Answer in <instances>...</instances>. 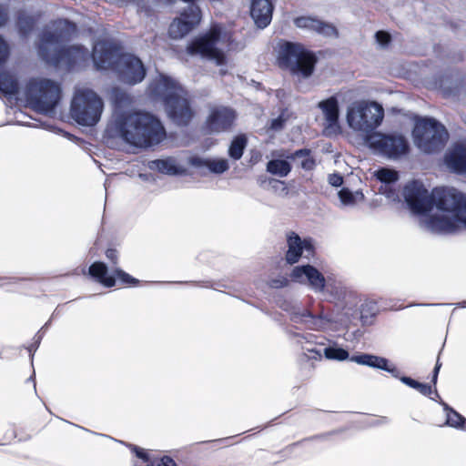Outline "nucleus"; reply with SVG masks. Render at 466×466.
I'll use <instances>...</instances> for the list:
<instances>
[{"mask_svg": "<svg viewBox=\"0 0 466 466\" xmlns=\"http://www.w3.org/2000/svg\"><path fill=\"white\" fill-rule=\"evenodd\" d=\"M7 21V14L3 5H0V27ZM9 56V47L4 38L0 35V66L5 63Z\"/></svg>", "mask_w": 466, "mask_h": 466, "instance_id": "nucleus-33", "label": "nucleus"}, {"mask_svg": "<svg viewBox=\"0 0 466 466\" xmlns=\"http://www.w3.org/2000/svg\"><path fill=\"white\" fill-rule=\"evenodd\" d=\"M152 93L163 100L166 111L172 121L181 127L187 126L194 116L187 93L173 78L160 75L151 85Z\"/></svg>", "mask_w": 466, "mask_h": 466, "instance_id": "nucleus-4", "label": "nucleus"}, {"mask_svg": "<svg viewBox=\"0 0 466 466\" xmlns=\"http://www.w3.org/2000/svg\"><path fill=\"white\" fill-rule=\"evenodd\" d=\"M109 130L126 143L137 147L157 145L166 137L160 120L154 115L143 111L117 114Z\"/></svg>", "mask_w": 466, "mask_h": 466, "instance_id": "nucleus-3", "label": "nucleus"}, {"mask_svg": "<svg viewBox=\"0 0 466 466\" xmlns=\"http://www.w3.org/2000/svg\"><path fill=\"white\" fill-rule=\"evenodd\" d=\"M444 163L451 172L466 174V146L456 144L449 148L444 156Z\"/></svg>", "mask_w": 466, "mask_h": 466, "instance_id": "nucleus-21", "label": "nucleus"}, {"mask_svg": "<svg viewBox=\"0 0 466 466\" xmlns=\"http://www.w3.org/2000/svg\"><path fill=\"white\" fill-rule=\"evenodd\" d=\"M376 42L382 47L386 46L390 41V35L385 31H378L375 34Z\"/></svg>", "mask_w": 466, "mask_h": 466, "instance_id": "nucleus-39", "label": "nucleus"}, {"mask_svg": "<svg viewBox=\"0 0 466 466\" xmlns=\"http://www.w3.org/2000/svg\"><path fill=\"white\" fill-rule=\"evenodd\" d=\"M284 126V119L281 116L274 118L270 122L269 128L273 131L281 130Z\"/></svg>", "mask_w": 466, "mask_h": 466, "instance_id": "nucleus-43", "label": "nucleus"}, {"mask_svg": "<svg viewBox=\"0 0 466 466\" xmlns=\"http://www.w3.org/2000/svg\"><path fill=\"white\" fill-rule=\"evenodd\" d=\"M161 466H176L175 461L169 456H163L159 459Z\"/></svg>", "mask_w": 466, "mask_h": 466, "instance_id": "nucleus-47", "label": "nucleus"}, {"mask_svg": "<svg viewBox=\"0 0 466 466\" xmlns=\"http://www.w3.org/2000/svg\"><path fill=\"white\" fill-rule=\"evenodd\" d=\"M329 183L333 187H340L343 183V177L339 174H331L329 176Z\"/></svg>", "mask_w": 466, "mask_h": 466, "instance_id": "nucleus-44", "label": "nucleus"}, {"mask_svg": "<svg viewBox=\"0 0 466 466\" xmlns=\"http://www.w3.org/2000/svg\"><path fill=\"white\" fill-rule=\"evenodd\" d=\"M339 198L341 203L344 205H352L355 202V197L353 193L345 187L339 192Z\"/></svg>", "mask_w": 466, "mask_h": 466, "instance_id": "nucleus-37", "label": "nucleus"}, {"mask_svg": "<svg viewBox=\"0 0 466 466\" xmlns=\"http://www.w3.org/2000/svg\"><path fill=\"white\" fill-rule=\"evenodd\" d=\"M147 466H161V463L159 461V459L157 460H149L147 463Z\"/></svg>", "mask_w": 466, "mask_h": 466, "instance_id": "nucleus-48", "label": "nucleus"}, {"mask_svg": "<svg viewBox=\"0 0 466 466\" xmlns=\"http://www.w3.org/2000/svg\"><path fill=\"white\" fill-rule=\"evenodd\" d=\"M350 360L359 365L387 371L390 373L392 377L399 378V370L396 366L390 364L389 360L384 357L370 353H360L351 356Z\"/></svg>", "mask_w": 466, "mask_h": 466, "instance_id": "nucleus-20", "label": "nucleus"}, {"mask_svg": "<svg viewBox=\"0 0 466 466\" xmlns=\"http://www.w3.org/2000/svg\"><path fill=\"white\" fill-rule=\"evenodd\" d=\"M106 257L112 261V263L116 264L117 262V251L114 248H108L106 251Z\"/></svg>", "mask_w": 466, "mask_h": 466, "instance_id": "nucleus-46", "label": "nucleus"}, {"mask_svg": "<svg viewBox=\"0 0 466 466\" xmlns=\"http://www.w3.org/2000/svg\"><path fill=\"white\" fill-rule=\"evenodd\" d=\"M316 336L311 333H293L292 339L294 342L300 346L301 350L304 351V356L309 360H319L322 358V354L319 350H317L315 345Z\"/></svg>", "mask_w": 466, "mask_h": 466, "instance_id": "nucleus-26", "label": "nucleus"}, {"mask_svg": "<svg viewBox=\"0 0 466 466\" xmlns=\"http://www.w3.org/2000/svg\"><path fill=\"white\" fill-rule=\"evenodd\" d=\"M326 289L334 299L342 300L346 296V289L340 285H331L326 283Z\"/></svg>", "mask_w": 466, "mask_h": 466, "instance_id": "nucleus-36", "label": "nucleus"}, {"mask_svg": "<svg viewBox=\"0 0 466 466\" xmlns=\"http://www.w3.org/2000/svg\"><path fill=\"white\" fill-rule=\"evenodd\" d=\"M35 21L32 17L20 15L17 21V27L22 36H26L34 28Z\"/></svg>", "mask_w": 466, "mask_h": 466, "instance_id": "nucleus-34", "label": "nucleus"}, {"mask_svg": "<svg viewBox=\"0 0 466 466\" xmlns=\"http://www.w3.org/2000/svg\"><path fill=\"white\" fill-rule=\"evenodd\" d=\"M403 197L414 214L430 212L434 206L443 214L431 216L421 222L434 234H451L466 228V195L454 187L435 188L430 194L424 185L413 180L403 189Z\"/></svg>", "mask_w": 466, "mask_h": 466, "instance_id": "nucleus-1", "label": "nucleus"}, {"mask_svg": "<svg viewBox=\"0 0 466 466\" xmlns=\"http://www.w3.org/2000/svg\"><path fill=\"white\" fill-rule=\"evenodd\" d=\"M273 5L269 0H252L250 15L258 27H267L272 19Z\"/></svg>", "mask_w": 466, "mask_h": 466, "instance_id": "nucleus-22", "label": "nucleus"}, {"mask_svg": "<svg viewBox=\"0 0 466 466\" xmlns=\"http://www.w3.org/2000/svg\"><path fill=\"white\" fill-rule=\"evenodd\" d=\"M268 285L272 289L285 288L289 285V279L285 277L279 276V277L271 279L268 281Z\"/></svg>", "mask_w": 466, "mask_h": 466, "instance_id": "nucleus-38", "label": "nucleus"}, {"mask_svg": "<svg viewBox=\"0 0 466 466\" xmlns=\"http://www.w3.org/2000/svg\"><path fill=\"white\" fill-rule=\"evenodd\" d=\"M437 380H438V375L436 374H432V377H431V382L436 385L437 383Z\"/></svg>", "mask_w": 466, "mask_h": 466, "instance_id": "nucleus-51", "label": "nucleus"}, {"mask_svg": "<svg viewBox=\"0 0 466 466\" xmlns=\"http://www.w3.org/2000/svg\"><path fill=\"white\" fill-rule=\"evenodd\" d=\"M148 167L152 170H157L162 174L177 176L186 173V168L177 163L176 158L167 157L149 162Z\"/></svg>", "mask_w": 466, "mask_h": 466, "instance_id": "nucleus-27", "label": "nucleus"}, {"mask_svg": "<svg viewBox=\"0 0 466 466\" xmlns=\"http://www.w3.org/2000/svg\"><path fill=\"white\" fill-rule=\"evenodd\" d=\"M188 163L195 167H208V159H205L199 157H190Z\"/></svg>", "mask_w": 466, "mask_h": 466, "instance_id": "nucleus-40", "label": "nucleus"}, {"mask_svg": "<svg viewBox=\"0 0 466 466\" xmlns=\"http://www.w3.org/2000/svg\"><path fill=\"white\" fill-rule=\"evenodd\" d=\"M441 405L446 411V422L445 424L456 428V429H463L466 431V419L457 412L455 410L451 408L447 403L441 401Z\"/></svg>", "mask_w": 466, "mask_h": 466, "instance_id": "nucleus-30", "label": "nucleus"}, {"mask_svg": "<svg viewBox=\"0 0 466 466\" xmlns=\"http://www.w3.org/2000/svg\"><path fill=\"white\" fill-rule=\"evenodd\" d=\"M375 176L382 183L379 189L380 193L392 200L398 198L397 192L390 188V186L399 179L398 172L391 168L381 167L375 172Z\"/></svg>", "mask_w": 466, "mask_h": 466, "instance_id": "nucleus-25", "label": "nucleus"}, {"mask_svg": "<svg viewBox=\"0 0 466 466\" xmlns=\"http://www.w3.org/2000/svg\"><path fill=\"white\" fill-rule=\"evenodd\" d=\"M412 134L415 145L425 153L441 150L449 137L444 126L431 117L419 118Z\"/></svg>", "mask_w": 466, "mask_h": 466, "instance_id": "nucleus-8", "label": "nucleus"}, {"mask_svg": "<svg viewBox=\"0 0 466 466\" xmlns=\"http://www.w3.org/2000/svg\"><path fill=\"white\" fill-rule=\"evenodd\" d=\"M88 274L96 281L107 288L114 287L116 285V279H118V280L123 284L136 285L138 283V279H135L121 268H116L113 270V274H108L107 266L101 261H96L91 264L88 268Z\"/></svg>", "mask_w": 466, "mask_h": 466, "instance_id": "nucleus-13", "label": "nucleus"}, {"mask_svg": "<svg viewBox=\"0 0 466 466\" xmlns=\"http://www.w3.org/2000/svg\"><path fill=\"white\" fill-rule=\"evenodd\" d=\"M289 276L292 281L308 286L315 293H323L326 289L324 275L312 265L296 266Z\"/></svg>", "mask_w": 466, "mask_h": 466, "instance_id": "nucleus-14", "label": "nucleus"}, {"mask_svg": "<svg viewBox=\"0 0 466 466\" xmlns=\"http://www.w3.org/2000/svg\"><path fill=\"white\" fill-rule=\"evenodd\" d=\"M131 450L136 453V455L143 460L145 462L147 463V461L150 460L149 455L141 448L136 446V445H130Z\"/></svg>", "mask_w": 466, "mask_h": 466, "instance_id": "nucleus-42", "label": "nucleus"}, {"mask_svg": "<svg viewBox=\"0 0 466 466\" xmlns=\"http://www.w3.org/2000/svg\"><path fill=\"white\" fill-rule=\"evenodd\" d=\"M456 305H457V307H460V308H466V300L459 302Z\"/></svg>", "mask_w": 466, "mask_h": 466, "instance_id": "nucleus-52", "label": "nucleus"}, {"mask_svg": "<svg viewBox=\"0 0 466 466\" xmlns=\"http://www.w3.org/2000/svg\"><path fill=\"white\" fill-rule=\"evenodd\" d=\"M35 339V344L37 346L40 343L41 336L40 335H36Z\"/></svg>", "mask_w": 466, "mask_h": 466, "instance_id": "nucleus-53", "label": "nucleus"}, {"mask_svg": "<svg viewBox=\"0 0 466 466\" xmlns=\"http://www.w3.org/2000/svg\"><path fill=\"white\" fill-rule=\"evenodd\" d=\"M279 63L299 77H309L317 63L316 56L298 43L285 42L280 46Z\"/></svg>", "mask_w": 466, "mask_h": 466, "instance_id": "nucleus-6", "label": "nucleus"}, {"mask_svg": "<svg viewBox=\"0 0 466 466\" xmlns=\"http://www.w3.org/2000/svg\"><path fill=\"white\" fill-rule=\"evenodd\" d=\"M383 116V107L377 102L357 101L348 106L346 119L353 130L370 133L380 125Z\"/></svg>", "mask_w": 466, "mask_h": 466, "instance_id": "nucleus-10", "label": "nucleus"}, {"mask_svg": "<svg viewBox=\"0 0 466 466\" xmlns=\"http://www.w3.org/2000/svg\"><path fill=\"white\" fill-rule=\"evenodd\" d=\"M403 384L412 388V389H415L417 388V386H419V381L411 379L410 377H408V376H400L399 375V378H398Z\"/></svg>", "mask_w": 466, "mask_h": 466, "instance_id": "nucleus-45", "label": "nucleus"}, {"mask_svg": "<svg viewBox=\"0 0 466 466\" xmlns=\"http://www.w3.org/2000/svg\"><path fill=\"white\" fill-rule=\"evenodd\" d=\"M441 86H442V88H443L444 92L446 93V95H448V96H450V95H455V92H453L452 90H448V89H446V87L444 86V84H443V83H441Z\"/></svg>", "mask_w": 466, "mask_h": 466, "instance_id": "nucleus-50", "label": "nucleus"}, {"mask_svg": "<svg viewBox=\"0 0 466 466\" xmlns=\"http://www.w3.org/2000/svg\"><path fill=\"white\" fill-rule=\"evenodd\" d=\"M122 55L119 54V49L116 44L107 41H98L95 43L91 56L96 69L114 70L118 57Z\"/></svg>", "mask_w": 466, "mask_h": 466, "instance_id": "nucleus-15", "label": "nucleus"}, {"mask_svg": "<svg viewBox=\"0 0 466 466\" xmlns=\"http://www.w3.org/2000/svg\"><path fill=\"white\" fill-rule=\"evenodd\" d=\"M422 306H442L443 304H434V303H431V304H421Z\"/></svg>", "mask_w": 466, "mask_h": 466, "instance_id": "nucleus-54", "label": "nucleus"}, {"mask_svg": "<svg viewBox=\"0 0 466 466\" xmlns=\"http://www.w3.org/2000/svg\"><path fill=\"white\" fill-rule=\"evenodd\" d=\"M236 119V112L228 106H214L206 121V127L211 134L228 130Z\"/></svg>", "mask_w": 466, "mask_h": 466, "instance_id": "nucleus-17", "label": "nucleus"}, {"mask_svg": "<svg viewBox=\"0 0 466 466\" xmlns=\"http://www.w3.org/2000/svg\"><path fill=\"white\" fill-rule=\"evenodd\" d=\"M367 142L372 149L393 159L405 155L409 150L408 141L401 135L375 132L367 137Z\"/></svg>", "mask_w": 466, "mask_h": 466, "instance_id": "nucleus-11", "label": "nucleus"}, {"mask_svg": "<svg viewBox=\"0 0 466 466\" xmlns=\"http://www.w3.org/2000/svg\"><path fill=\"white\" fill-rule=\"evenodd\" d=\"M294 24L299 28L312 30L324 36L336 37L338 35L337 29L333 25L313 17H298L294 20Z\"/></svg>", "mask_w": 466, "mask_h": 466, "instance_id": "nucleus-23", "label": "nucleus"}, {"mask_svg": "<svg viewBox=\"0 0 466 466\" xmlns=\"http://www.w3.org/2000/svg\"><path fill=\"white\" fill-rule=\"evenodd\" d=\"M273 155L297 162L298 165L306 171H311L316 167V160L311 154V150L309 148H300L293 153H288L281 150L279 152H275Z\"/></svg>", "mask_w": 466, "mask_h": 466, "instance_id": "nucleus-24", "label": "nucleus"}, {"mask_svg": "<svg viewBox=\"0 0 466 466\" xmlns=\"http://www.w3.org/2000/svg\"><path fill=\"white\" fill-rule=\"evenodd\" d=\"M104 109L102 98L89 88L76 90L70 106L71 117L79 125L93 127L101 118Z\"/></svg>", "mask_w": 466, "mask_h": 466, "instance_id": "nucleus-5", "label": "nucleus"}, {"mask_svg": "<svg viewBox=\"0 0 466 466\" xmlns=\"http://www.w3.org/2000/svg\"><path fill=\"white\" fill-rule=\"evenodd\" d=\"M286 238L288 250L285 254V259L288 264L293 265L297 263L303 254L305 258L313 256L314 245L312 238H301L299 235L294 231L288 232Z\"/></svg>", "mask_w": 466, "mask_h": 466, "instance_id": "nucleus-16", "label": "nucleus"}, {"mask_svg": "<svg viewBox=\"0 0 466 466\" xmlns=\"http://www.w3.org/2000/svg\"><path fill=\"white\" fill-rule=\"evenodd\" d=\"M18 90L16 79L7 73L0 72V91L5 95H16Z\"/></svg>", "mask_w": 466, "mask_h": 466, "instance_id": "nucleus-32", "label": "nucleus"}, {"mask_svg": "<svg viewBox=\"0 0 466 466\" xmlns=\"http://www.w3.org/2000/svg\"><path fill=\"white\" fill-rule=\"evenodd\" d=\"M208 168L215 174H222L229 168L228 161L225 158L208 159Z\"/></svg>", "mask_w": 466, "mask_h": 466, "instance_id": "nucleus-35", "label": "nucleus"}, {"mask_svg": "<svg viewBox=\"0 0 466 466\" xmlns=\"http://www.w3.org/2000/svg\"><path fill=\"white\" fill-rule=\"evenodd\" d=\"M76 32V26L67 19H59L46 26L39 36L38 55L47 64L65 66L68 71L88 59L89 53L82 46H62Z\"/></svg>", "mask_w": 466, "mask_h": 466, "instance_id": "nucleus-2", "label": "nucleus"}, {"mask_svg": "<svg viewBox=\"0 0 466 466\" xmlns=\"http://www.w3.org/2000/svg\"><path fill=\"white\" fill-rule=\"evenodd\" d=\"M323 355L329 360L344 361L350 359L349 351L336 343L326 347L323 350Z\"/></svg>", "mask_w": 466, "mask_h": 466, "instance_id": "nucleus-31", "label": "nucleus"}, {"mask_svg": "<svg viewBox=\"0 0 466 466\" xmlns=\"http://www.w3.org/2000/svg\"><path fill=\"white\" fill-rule=\"evenodd\" d=\"M25 95L36 111L51 114L61 99V87L50 79H31Z\"/></svg>", "mask_w": 466, "mask_h": 466, "instance_id": "nucleus-9", "label": "nucleus"}, {"mask_svg": "<svg viewBox=\"0 0 466 466\" xmlns=\"http://www.w3.org/2000/svg\"><path fill=\"white\" fill-rule=\"evenodd\" d=\"M319 108L321 109L325 120V133L327 136H331L339 129V101L335 96L320 101L318 104Z\"/></svg>", "mask_w": 466, "mask_h": 466, "instance_id": "nucleus-18", "label": "nucleus"}, {"mask_svg": "<svg viewBox=\"0 0 466 466\" xmlns=\"http://www.w3.org/2000/svg\"><path fill=\"white\" fill-rule=\"evenodd\" d=\"M416 390H419L424 396H430L433 392V390L431 385L420 382H419V386H417ZM434 393L437 397H439L436 389L434 390Z\"/></svg>", "mask_w": 466, "mask_h": 466, "instance_id": "nucleus-41", "label": "nucleus"}, {"mask_svg": "<svg viewBox=\"0 0 466 466\" xmlns=\"http://www.w3.org/2000/svg\"><path fill=\"white\" fill-rule=\"evenodd\" d=\"M248 145V138L245 134H239L232 139L228 147V156L231 159L239 160Z\"/></svg>", "mask_w": 466, "mask_h": 466, "instance_id": "nucleus-29", "label": "nucleus"}, {"mask_svg": "<svg viewBox=\"0 0 466 466\" xmlns=\"http://www.w3.org/2000/svg\"><path fill=\"white\" fill-rule=\"evenodd\" d=\"M282 159L274 158L267 163V171L279 177H287L291 171L289 159L281 157Z\"/></svg>", "mask_w": 466, "mask_h": 466, "instance_id": "nucleus-28", "label": "nucleus"}, {"mask_svg": "<svg viewBox=\"0 0 466 466\" xmlns=\"http://www.w3.org/2000/svg\"><path fill=\"white\" fill-rule=\"evenodd\" d=\"M441 364L440 363L439 360H437L435 367L433 369L432 374L439 375L440 370H441Z\"/></svg>", "mask_w": 466, "mask_h": 466, "instance_id": "nucleus-49", "label": "nucleus"}, {"mask_svg": "<svg viewBox=\"0 0 466 466\" xmlns=\"http://www.w3.org/2000/svg\"><path fill=\"white\" fill-rule=\"evenodd\" d=\"M290 320L295 323L307 325L312 329H322L330 321L323 313L314 315L308 309H300L294 306L289 311Z\"/></svg>", "mask_w": 466, "mask_h": 466, "instance_id": "nucleus-19", "label": "nucleus"}, {"mask_svg": "<svg viewBox=\"0 0 466 466\" xmlns=\"http://www.w3.org/2000/svg\"><path fill=\"white\" fill-rule=\"evenodd\" d=\"M229 39L230 35L223 32L219 25H213L207 33L194 38L188 44L187 51L189 55H199L203 58L214 61L218 66H222L226 63V56L218 47V44Z\"/></svg>", "mask_w": 466, "mask_h": 466, "instance_id": "nucleus-7", "label": "nucleus"}, {"mask_svg": "<svg viewBox=\"0 0 466 466\" xmlns=\"http://www.w3.org/2000/svg\"><path fill=\"white\" fill-rule=\"evenodd\" d=\"M113 71L122 82L128 85L140 83L146 76V68L142 61L130 54H123L118 57Z\"/></svg>", "mask_w": 466, "mask_h": 466, "instance_id": "nucleus-12", "label": "nucleus"}]
</instances>
